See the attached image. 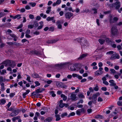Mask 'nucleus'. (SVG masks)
Here are the masks:
<instances>
[{
  "instance_id": "1",
  "label": "nucleus",
  "mask_w": 122,
  "mask_h": 122,
  "mask_svg": "<svg viewBox=\"0 0 122 122\" xmlns=\"http://www.w3.org/2000/svg\"><path fill=\"white\" fill-rule=\"evenodd\" d=\"M76 39L78 42L81 43V45L82 46V47H84L85 46H88L89 45L87 41L84 37L78 38Z\"/></svg>"
},
{
  "instance_id": "2",
  "label": "nucleus",
  "mask_w": 122,
  "mask_h": 122,
  "mask_svg": "<svg viewBox=\"0 0 122 122\" xmlns=\"http://www.w3.org/2000/svg\"><path fill=\"white\" fill-rule=\"evenodd\" d=\"M121 6L120 2L119 1H117L115 3L112 4H110L109 7L110 9L114 7H115V9H118Z\"/></svg>"
},
{
  "instance_id": "3",
  "label": "nucleus",
  "mask_w": 122,
  "mask_h": 122,
  "mask_svg": "<svg viewBox=\"0 0 122 122\" xmlns=\"http://www.w3.org/2000/svg\"><path fill=\"white\" fill-rule=\"evenodd\" d=\"M111 34L113 36L117 35L118 33L117 27L113 25L111 29Z\"/></svg>"
},
{
  "instance_id": "4",
  "label": "nucleus",
  "mask_w": 122,
  "mask_h": 122,
  "mask_svg": "<svg viewBox=\"0 0 122 122\" xmlns=\"http://www.w3.org/2000/svg\"><path fill=\"white\" fill-rule=\"evenodd\" d=\"M20 111L19 109L14 108L12 110V113L10 114V116L12 117H15L17 115Z\"/></svg>"
},
{
  "instance_id": "5",
  "label": "nucleus",
  "mask_w": 122,
  "mask_h": 122,
  "mask_svg": "<svg viewBox=\"0 0 122 122\" xmlns=\"http://www.w3.org/2000/svg\"><path fill=\"white\" fill-rule=\"evenodd\" d=\"M78 65L77 64H75V65L71 64L69 65V67L70 68V69L71 71H75L76 70V68H77Z\"/></svg>"
},
{
  "instance_id": "6",
  "label": "nucleus",
  "mask_w": 122,
  "mask_h": 122,
  "mask_svg": "<svg viewBox=\"0 0 122 122\" xmlns=\"http://www.w3.org/2000/svg\"><path fill=\"white\" fill-rule=\"evenodd\" d=\"M120 56L118 54L115 53L112 54L110 58V59L112 60H115L116 59H119Z\"/></svg>"
},
{
  "instance_id": "7",
  "label": "nucleus",
  "mask_w": 122,
  "mask_h": 122,
  "mask_svg": "<svg viewBox=\"0 0 122 122\" xmlns=\"http://www.w3.org/2000/svg\"><path fill=\"white\" fill-rule=\"evenodd\" d=\"M73 14L71 12H67L65 14V16L66 19H70L71 17H73Z\"/></svg>"
},
{
  "instance_id": "8",
  "label": "nucleus",
  "mask_w": 122,
  "mask_h": 122,
  "mask_svg": "<svg viewBox=\"0 0 122 122\" xmlns=\"http://www.w3.org/2000/svg\"><path fill=\"white\" fill-rule=\"evenodd\" d=\"M9 65L12 68H13L16 66V63L15 61H13L9 60Z\"/></svg>"
},
{
  "instance_id": "9",
  "label": "nucleus",
  "mask_w": 122,
  "mask_h": 122,
  "mask_svg": "<svg viewBox=\"0 0 122 122\" xmlns=\"http://www.w3.org/2000/svg\"><path fill=\"white\" fill-rule=\"evenodd\" d=\"M98 95L97 93L94 94L92 95V101H93V103L95 104L96 103L97 97Z\"/></svg>"
},
{
  "instance_id": "10",
  "label": "nucleus",
  "mask_w": 122,
  "mask_h": 122,
  "mask_svg": "<svg viewBox=\"0 0 122 122\" xmlns=\"http://www.w3.org/2000/svg\"><path fill=\"white\" fill-rule=\"evenodd\" d=\"M70 98L71 99L72 101H75L77 100V99H76V95L74 94V93H72L71 94Z\"/></svg>"
},
{
  "instance_id": "11",
  "label": "nucleus",
  "mask_w": 122,
  "mask_h": 122,
  "mask_svg": "<svg viewBox=\"0 0 122 122\" xmlns=\"http://www.w3.org/2000/svg\"><path fill=\"white\" fill-rule=\"evenodd\" d=\"M58 40V39L56 38L55 39H53L50 40H48L47 41V43H56Z\"/></svg>"
},
{
  "instance_id": "12",
  "label": "nucleus",
  "mask_w": 122,
  "mask_h": 122,
  "mask_svg": "<svg viewBox=\"0 0 122 122\" xmlns=\"http://www.w3.org/2000/svg\"><path fill=\"white\" fill-rule=\"evenodd\" d=\"M9 35L11 36L14 38L13 40L15 41H17V39L18 38V37L16 36L15 34H9Z\"/></svg>"
},
{
  "instance_id": "13",
  "label": "nucleus",
  "mask_w": 122,
  "mask_h": 122,
  "mask_svg": "<svg viewBox=\"0 0 122 122\" xmlns=\"http://www.w3.org/2000/svg\"><path fill=\"white\" fill-rule=\"evenodd\" d=\"M87 55L88 54L87 53L82 54L78 58V59L79 60H82L83 58L86 57Z\"/></svg>"
},
{
  "instance_id": "14",
  "label": "nucleus",
  "mask_w": 122,
  "mask_h": 122,
  "mask_svg": "<svg viewBox=\"0 0 122 122\" xmlns=\"http://www.w3.org/2000/svg\"><path fill=\"white\" fill-rule=\"evenodd\" d=\"M109 82L110 83V85L111 86H115L116 85V84L115 83L114 81L113 80H110Z\"/></svg>"
},
{
  "instance_id": "15",
  "label": "nucleus",
  "mask_w": 122,
  "mask_h": 122,
  "mask_svg": "<svg viewBox=\"0 0 122 122\" xmlns=\"http://www.w3.org/2000/svg\"><path fill=\"white\" fill-rule=\"evenodd\" d=\"M30 52L32 54L34 55H39L40 54V53L39 51H37L35 50L31 51Z\"/></svg>"
},
{
  "instance_id": "16",
  "label": "nucleus",
  "mask_w": 122,
  "mask_h": 122,
  "mask_svg": "<svg viewBox=\"0 0 122 122\" xmlns=\"http://www.w3.org/2000/svg\"><path fill=\"white\" fill-rule=\"evenodd\" d=\"M63 102V100H60L59 102V106L61 108H62L64 107V103Z\"/></svg>"
},
{
  "instance_id": "17",
  "label": "nucleus",
  "mask_w": 122,
  "mask_h": 122,
  "mask_svg": "<svg viewBox=\"0 0 122 122\" xmlns=\"http://www.w3.org/2000/svg\"><path fill=\"white\" fill-rule=\"evenodd\" d=\"M56 85L57 87L60 88H64L63 84L61 83H60L58 82H57L56 84Z\"/></svg>"
},
{
  "instance_id": "18",
  "label": "nucleus",
  "mask_w": 122,
  "mask_h": 122,
  "mask_svg": "<svg viewBox=\"0 0 122 122\" xmlns=\"http://www.w3.org/2000/svg\"><path fill=\"white\" fill-rule=\"evenodd\" d=\"M52 119V118L51 117L47 118L44 121V122H49L51 121Z\"/></svg>"
},
{
  "instance_id": "19",
  "label": "nucleus",
  "mask_w": 122,
  "mask_h": 122,
  "mask_svg": "<svg viewBox=\"0 0 122 122\" xmlns=\"http://www.w3.org/2000/svg\"><path fill=\"white\" fill-rule=\"evenodd\" d=\"M32 76L34 78H39L40 76L38 75L36 73H35L32 75Z\"/></svg>"
},
{
  "instance_id": "20",
  "label": "nucleus",
  "mask_w": 122,
  "mask_h": 122,
  "mask_svg": "<svg viewBox=\"0 0 122 122\" xmlns=\"http://www.w3.org/2000/svg\"><path fill=\"white\" fill-rule=\"evenodd\" d=\"M103 73V71H101L98 70L97 71L95 72V73L96 75L99 76L101 75Z\"/></svg>"
},
{
  "instance_id": "21",
  "label": "nucleus",
  "mask_w": 122,
  "mask_h": 122,
  "mask_svg": "<svg viewBox=\"0 0 122 122\" xmlns=\"http://www.w3.org/2000/svg\"><path fill=\"white\" fill-rule=\"evenodd\" d=\"M95 118H100L102 119L103 118V117L102 116L100 115H97L95 116Z\"/></svg>"
},
{
  "instance_id": "22",
  "label": "nucleus",
  "mask_w": 122,
  "mask_h": 122,
  "mask_svg": "<svg viewBox=\"0 0 122 122\" xmlns=\"http://www.w3.org/2000/svg\"><path fill=\"white\" fill-rule=\"evenodd\" d=\"M61 97L63 98V100L64 101H66L67 99V97L65 96L64 94H61Z\"/></svg>"
},
{
  "instance_id": "23",
  "label": "nucleus",
  "mask_w": 122,
  "mask_h": 122,
  "mask_svg": "<svg viewBox=\"0 0 122 122\" xmlns=\"http://www.w3.org/2000/svg\"><path fill=\"white\" fill-rule=\"evenodd\" d=\"M60 116V115L59 114L55 115V117L56 118V121H59L61 119V118Z\"/></svg>"
},
{
  "instance_id": "24",
  "label": "nucleus",
  "mask_w": 122,
  "mask_h": 122,
  "mask_svg": "<svg viewBox=\"0 0 122 122\" xmlns=\"http://www.w3.org/2000/svg\"><path fill=\"white\" fill-rule=\"evenodd\" d=\"M9 60H6L5 61H4L1 64H0V65L1 64H5V66H6L7 65L9 64Z\"/></svg>"
},
{
  "instance_id": "25",
  "label": "nucleus",
  "mask_w": 122,
  "mask_h": 122,
  "mask_svg": "<svg viewBox=\"0 0 122 122\" xmlns=\"http://www.w3.org/2000/svg\"><path fill=\"white\" fill-rule=\"evenodd\" d=\"M98 41L101 44H102L105 42V40L102 39H99Z\"/></svg>"
},
{
  "instance_id": "26",
  "label": "nucleus",
  "mask_w": 122,
  "mask_h": 122,
  "mask_svg": "<svg viewBox=\"0 0 122 122\" xmlns=\"http://www.w3.org/2000/svg\"><path fill=\"white\" fill-rule=\"evenodd\" d=\"M6 102L5 100L3 99H1L0 100V104H1V103L3 104H4Z\"/></svg>"
},
{
  "instance_id": "27",
  "label": "nucleus",
  "mask_w": 122,
  "mask_h": 122,
  "mask_svg": "<svg viewBox=\"0 0 122 122\" xmlns=\"http://www.w3.org/2000/svg\"><path fill=\"white\" fill-rule=\"evenodd\" d=\"M62 65L59 64H57L55 65V66L56 68L58 69V68H61L62 67Z\"/></svg>"
},
{
  "instance_id": "28",
  "label": "nucleus",
  "mask_w": 122,
  "mask_h": 122,
  "mask_svg": "<svg viewBox=\"0 0 122 122\" xmlns=\"http://www.w3.org/2000/svg\"><path fill=\"white\" fill-rule=\"evenodd\" d=\"M110 71H111L110 73L111 74H112L113 75H114L115 73H116V71L114 69H110Z\"/></svg>"
},
{
  "instance_id": "29",
  "label": "nucleus",
  "mask_w": 122,
  "mask_h": 122,
  "mask_svg": "<svg viewBox=\"0 0 122 122\" xmlns=\"http://www.w3.org/2000/svg\"><path fill=\"white\" fill-rule=\"evenodd\" d=\"M50 93L51 95L53 97H54L56 96V94L54 93V92L53 91H52L49 92Z\"/></svg>"
},
{
  "instance_id": "30",
  "label": "nucleus",
  "mask_w": 122,
  "mask_h": 122,
  "mask_svg": "<svg viewBox=\"0 0 122 122\" xmlns=\"http://www.w3.org/2000/svg\"><path fill=\"white\" fill-rule=\"evenodd\" d=\"M51 7L49 6L47 8L48 10L46 11V12L47 14H49L50 12L51 11Z\"/></svg>"
},
{
  "instance_id": "31",
  "label": "nucleus",
  "mask_w": 122,
  "mask_h": 122,
  "mask_svg": "<svg viewBox=\"0 0 122 122\" xmlns=\"http://www.w3.org/2000/svg\"><path fill=\"white\" fill-rule=\"evenodd\" d=\"M54 17H48L46 18V20L48 21H50L51 20H52L54 19Z\"/></svg>"
},
{
  "instance_id": "32",
  "label": "nucleus",
  "mask_w": 122,
  "mask_h": 122,
  "mask_svg": "<svg viewBox=\"0 0 122 122\" xmlns=\"http://www.w3.org/2000/svg\"><path fill=\"white\" fill-rule=\"evenodd\" d=\"M81 113H84L85 112V111L84 108H82L81 109H79Z\"/></svg>"
},
{
  "instance_id": "33",
  "label": "nucleus",
  "mask_w": 122,
  "mask_h": 122,
  "mask_svg": "<svg viewBox=\"0 0 122 122\" xmlns=\"http://www.w3.org/2000/svg\"><path fill=\"white\" fill-rule=\"evenodd\" d=\"M67 115V112H65L63 113L61 115V116L62 117H63L65 116H66Z\"/></svg>"
},
{
  "instance_id": "34",
  "label": "nucleus",
  "mask_w": 122,
  "mask_h": 122,
  "mask_svg": "<svg viewBox=\"0 0 122 122\" xmlns=\"http://www.w3.org/2000/svg\"><path fill=\"white\" fill-rule=\"evenodd\" d=\"M92 103H93V101H91L88 102V104L90 106V108H91L92 107Z\"/></svg>"
},
{
  "instance_id": "35",
  "label": "nucleus",
  "mask_w": 122,
  "mask_h": 122,
  "mask_svg": "<svg viewBox=\"0 0 122 122\" xmlns=\"http://www.w3.org/2000/svg\"><path fill=\"white\" fill-rule=\"evenodd\" d=\"M26 76H27V79H26V80L28 81L29 82H31V81L30 80V76L27 75H26Z\"/></svg>"
},
{
  "instance_id": "36",
  "label": "nucleus",
  "mask_w": 122,
  "mask_h": 122,
  "mask_svg": "<svg viewBox=\"0 0 122 122\" xmlns=\"http://www.w3.org/2000/svg\"><path fill=\"white\" fill-rule=\"evenodd\" d=\"M42 90H41L40 88L37 89L36 90V93H41L42 92Z\"/></svg>"
},
{
  "instance_id": "37",
  "label": "nucleus",
  "mask_w": 122,
  "mask_h": 122,
  "mask_svg": "<svg viewBox=\"0 0 122 122\" xmlns=\"http://www.w3.org/2000/svg\"><path fill=\"white\" fill-rule=\"evenodd\" d=\"M35 83L36 84L35 85L36 86H37L40 85V83L38 81H35Z\"/></svg>"
},
{
  "instance_id": "38",
  "label": "nucleus",
  "mask_w": 122,
  "mask_h": 122,
  "mask_svg": "<svg viewBox=\"0 0 122 122\" xmlns=\"http://www.w3.org/2000/svg\"><path fill=\"white\" fill-rule=\"evenodd\" d=\"M93 89L96 91H98L99 90L98 87L97 85Z\"/></svg>"
},
{
  "instance_id": "39",
  "label": "nucleus",
  "mask_w": 122,
  "mask_h": 122,
  "mask_svg": "<svg viewBox=\"0 0 122 122\" xmlns=\"http://www.w3.org/2000/svg\"><path fill=\"white\" fill-rule=\"evenodd\" d=\"M29 4L32 7H34L36 5V4L35 3H30Z\"/></svg>"
},
{
  "instance_id": "40",
  "label": "nucleus",
  "mask_w": 122,
  "mask_h": 122,
  "mask_svg": "<svg viewBox=\"0 0 122 122\" xmlns=\"http://www.w3.org/2000/svg\"><path fill=\"white\" fill-rule=\"evenodd\" d=\"M106 42L108 43H110L111 41V40L109 38H106Z\"/></svg>"
},
{
  "instance_id": "41",
  "label": "nucleus",
  "mask_w": 122,
  "mask_h": 122,
  "mask_svg": "<svg viewBox=\"0 0 122 122\" xmlns=\"http://www.w3.org/2000/svg\"><path fill=\"white\" fill-rule=\"evenodd\" d=\"M54 30V27H51L49 28V31H53Z\"/></svg>"
},
{
  "instance_id": "42",
  "label": "nucleus",
  "mask_w": 122,
  "mask_h": 122,
  "mask_svg": "<svg viewBox=\"0 0 122 122\" xmlns=\"http://www.w3.org/2000/svg\"><path fill=\"white\" fill-rule=\"evenodd\" d=\"M75 115V113L74 112H72L68 116V117H69L70 116H74Z\"/></svg>"
},
{
  "instance_id": "43",
  "label": "nucleus",
  "mask_w": 122,
  "mask_h": 122,
  "mask_svg": "<svg viewBox=\"0 0 122 122\" xmlns=\"http://www.w3.org/2000/svg\"><path fill=\"white\" fill-rule=\"evenodd\" d=\"M21 16L20 14H18L15 15L16 18H18L17 19H20L21 18V17L20 16Z\"/></svg>"
},
{
  "instance_id": "44",
  "label": "nucleus",
  "mask_w": 122,
  "mask_h": 122,
  "mask_svg": "<svg viewBox=\"0 0 122 122\" xmlns=\"http://www.w3.org/2000/svg\"><path fill=\"white\" fill-rule=\"evenodd\" d=\"M76 113L77 115H80L81 113L80 112V111L79 109L77 110L76 111Z\"/></svg>"
},
{
  "instance_id": "45",
  "label": "nucleus",
  "mask_w": 122,
  "mask_h": 122,
  "mask_svg": "<svg viewBox=\"0 0 122 122\" xmlns=\"http://www.w3.org/2000/svg\"><path fill=\"white\" fill-rule=\"evenodd\" d=\"M5 13L4 12H1L0 13V18L3 16L5 15Z\"/></svg>"
},
{
  "instance_id": "46",
  "label": "nucleus",
  "mask_w": 122,
  "mask_h": 122,
  "mask_svg": "<svg viewBox=\"0 0 122 122\" xmlns=\"http://www.w3.org/2000/svg\"><path fill=\"white\" fill-rule=\"evenodd\" d=\"M103 101V99H102V98L100 97H99L98 98V99H97V101L98 102H102V101Z\"/></svg>"
},
{
  "instance_id": "47",
  "label": "nucleus",
  "mask_w": 122,
  "mask_h": 122,
  "mask_svg": "<svg viewBox=\"0 0 122 122\" xmlns=\"http://www.w3.org/2000/svg\"><path fill=\"white\" fill-rule=\"evenodd\" d=\"M78 96L80 98H84V96L82 94H80Z\"/></svg>"
},
{
  "instance_id": "48",
  "label": "nucleus",
  "mask_w": 122,
  "mask_h": 122,
  "mask_svg": "<svg viewBox=\"0 0 122 122\" xmlns=\"http://www.w3.org/2000/svg\"><path fill=\"white\" fill-rule=\"evenodd\" d=\"M5 73H6V71L4 69L2 70V71L1 72V74L3 75Z\"/></svg>"
},
{
  "instance_id": "49",
  "label": "nucleus",
  "mask_w": 122,
  "mask_h": 122,
  "mask_svg": "<svg viewBox=\"0 0 122 122\" xmlns=\"http://www.w3.org/2000/svg\"><path fill=\"white\" fill-rule=\"evenodd\" d=\"M114 53V52L113 51H109L108 52H107L106 53V54H113Z\"/></svg>"
},
{
  "instance_id": "50",
  "label": "nucleus",
  "mask_w": 122,
  "mask_h": 122,
  "mask_svg": "<svg viewBox=\"0 0 122 122\" xmlns=\"http://www.w3.org/2000/svg\"><path fill=\"white\" fill-rule=\"evenodd\" d=\"M35 25L36 27L38 26L39 25L38 23L37 22H35L34 24V25Z\"/></svg>"
},
{
  "instance_id": "51",
  "label": "nucleus",
  "mask_w": 122,
  "mask_h": 122,
  "mask_svg": "<svg viewBox=\"0 0 122 122\" xmlns=\"http://www.w3.org/2000/svg\"><path fill=\"white\" fill-rule=\"evenodd\" d=\"M34 26V25H28V28L30 29L33 28Z\"/></svg>"
},
{
  "instance_id": "52",
  "label": "nucleus",
  "mask_w": 122,
  "mask_h": 122,
  "mask_svg": "<svg viewBox=\"0 0 122 122\" xmlns=\"http://www.w3.org/2000/svg\"><path fill=\"white\" fill-rule=\"evenodd\" d=\"M92 10H94V14H97V9L96 8H93L92 9Z\"/></svg>"
},
{
  "instance_id": "53",
  "label": "nucleus",
  "mask_w": 122,
  "mask_h": 122,
  "mask_svg": "<svg viewBox=\"0 0 122 122\" xmlns=\"http://www.w3.org/2000/svg\"><path fill=\"white\" fill-rule=\"evenodd\" d=\"M117 105L119 106H122V102L119 101L117 103Z\"/></svg>"
},
{
  "instance_id": "54",
  "label": "nucleus",
  "mask_w": 122,
  "mask_h": 122,
  "mask_svg": "<svg viewBox=\"0 0 122 122\" xmlns=\"http://www.w3.org/2000/svg\"><path fill=\"white\" fill-rule=\"evenodd\" d=\"M5 81V80H3V77L2 76H0V82H1Z\"/></svg>"
},
{
  "instance_id": "55",
  "label": "nucleus",
  "mask_w": 122,
  "mask_h": 122,
  "mask_svg": "<svg viewBox=\"0 0 122 122\" xmlns=\"http://www.w3.org/2000/svg\"><path fill=\"white\" fill-rule=\"evenodd\" d=\"M29 17L31 19H33L34 17V15L32 14H30L29 15Z\"/></svg>"
},
{
  "instance_id": "56",
  "label": "nucleus",
  "mask_w": 122,
  "mask_h": 122,
  "mask_svg": "<svg viewBox=\"0 0 122 122\" xmlns=\"http://www.w3.org/2000/svg\"><path fill=\"white\" fill-rule=\"evenodd\" d=\"M109 22L110 23H113L115 22L112 19L111 17L110 18Z\"/></svg>"
},
{
  "instance_id": "57",
  "label": "nucleus",
  "mask_w": 122,
  "mask_h": 122,
  "mask_svg": "<svg viewBox=\"0 0 122 122\" xmlns=\"http://www.w3.org/2000/svg\"><path fill=\"white\" fill-rule=\"evenodd\" d=\"M30 33V30L27 29L25 32L26 34H29Z\"/></svg>"
},
{
  "instance_id": "58",
  "label": "nucleus",
  "mask_w": 122,
  "mask_h": 122,
  "mask_svg": "<svg viewBox=\"0 0 122 122\" xmlns=\"http://www.w3.org/2000/svg\"><path fill=\"white\" fill-rule=\"evenodd\" d=\"M33 34L36 35H38L39 34L40 32L39 31H36L34 32L33 33Z\"/></svg>"
},
{
  "instance_id": "59",
  "label": "nucleus",
  "mask_w": 122,
  "mask_h": 122,
  "mask_svg": "<svg viewBox=\"0 0 122 122\" xmlns=\"http://www.w3.org/2000/svg\"><path fill=\"white\" fill-rule=\"evenodd\" d=\"M118 20V18L116 17H115L113 18V20L114 21H115L116 22Z\"/></svg>"
},
{
  "instance_id": "60",
  "label": "nucleus",
  "mask_w": 122,
  "mask_h": 122,
  "mask_svg": "<svg viewBox=\"0 0 122 122\" xmlns=\"http://www.w3.org/2000/svg\"><path fill=\"white\" fill-rule=\"evenodd\" d=\"M101 90L104 91H106L107 90V88L106 87H102L101 88Z\"/></svg>"
},
{
  "instance_id": "61",
  "label": "nucleus",
  "mask_w": 122,
  "mask_h": 122,
  "mask_svg": "<svg viewBox=\"0 0 122 122\" xmlns=\"http://www.w3.org/2000/svg\"><path fill=\"white\" fill-rule=\"evenodd\" d=\"M23 26V25L22 24H20L17 27V29H18L22 28Z\"/></svg>"
},
{
  "instance_id": "62",
  "label": "nucleus",
  "mask_w": 122,
  "mask_h": 122,
  "mask_svg": "<svg viewBox=\"0 0 122 122\" xmlns=\"http://www.w3.org/2000/svg\"><path fill=\"white\" fill-rule=\"evenodd\" d=\"M61 0H57L56 2V3L57 5H59L61 3Z\"/></svg>"
},
{
  "instance_id": "63",
  "label": "nucleus",
  "mask_w": 122,
  "mask_h": 122,
  "mask_svg": "<svg viewBox=\"0 0 122 122\" xmlns=\"http://www.w3.org/2000/svg\"><path fill=\"white\" fill-rule=\"evenodd\" d=\"M87 111L89 113H90L92 112V109L91 108L88 109L87 110Z\"/></svg>"
},
{
  "instance_id": "64",
  "label": "nucleus",
  "mask_w": 122,
  "mask_h": 122,
  "mask_svg": "<svg viewBox=\"0 0 122 122\" xmlns=\"http://www.w3.org/2000/svg\"><path fill=\"white\" fill-rule=\"evenodd\" d=\"M15 95V94L14 93H11L9 95L10 97H13Z\"/></svg>"
}]
</instances>
